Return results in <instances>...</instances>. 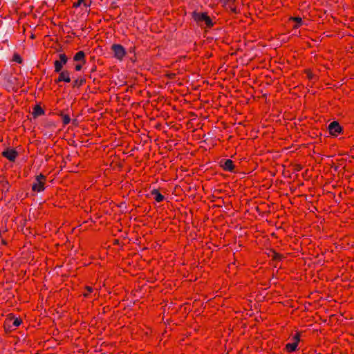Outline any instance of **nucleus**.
Masks as SVG:
<instances>
[{"mask_svg": "<svg viewBox=\"0 0 354 354\" xmlns=\"http://www.w3.org/2000/svg\"><path fill=\"white\" fill-rule=\"evenodd\" d=\"M192 16L193 19L200 26L205 25L206 28H211L214 26L212 19L206 12H198L194 11L192 12Z\"/></svg>", "mask_w": 354, "mask_h": 354, "instance_id": "nucleus-1", "label": "nucleus"}, {"mask_svg": "<svg viewBox=\"0 0 354 354\" xmlns=\"http://www.w3.org/2000/svg\"><path fill=\"white\" fill-rule=\"evenodd\" d=\"M4 85L8 91H14L20 86L18 79L13 75H8L5 77Z\"/></svg>", "mask_w": 354, "mask_h": 354, "instance_id": "nucleus-2", "label": "nucleus"}, {"mask_svg": "<svg viewBox=\"0 0 354 354\" xmlns=\"http://www.w3.org/2000/svg\"><path fill=\"white\" fill-rule=\"evenodd\" d=\"M46 178L43 174H39L35 177V181L32 185V190L36 192H40L44 190Z\"/></svg>", "mask_w": 354, "mask_h": 354, "instance_id": "nucleus-3", "label": "nucleus"}, {"mask_svg": "<svg viewBox=\"0 0 354 354\" xmlns=\"http://www.w3.org/2000/svg\"><path fill=\"white\" fill-rule=\"evenodd\" d=\"M111 50L114 53V57L120 61L122 60L127 53L124 48L120 44H113Z\"/></svg>", "mask_w": 354, "mask_h": 354, "instance_id": "nucleus-4", "label": "nucleus"}, {"mask_svg": "<svg viewBox=\"0 0 354 354\" xmlns=\"http://www.w3.org/2000/svg\"><path fill=\"white\" fill-rule=\"evenodd\" d=\"M68 58L65 54H59V59L54 62L55 71L59 73L64 65L66 64Z\"/></svg>", "mask_w": 354, "mask_h": 354, "instance_id": "nucleus-5", "label": "nucleus"}, {"mask_svg": "<svg viewBox=\"0 0 354 354\" xmlns=\"http://www.w3.org/2000/svg\"><path fill=\"white\" fill-rule=\"evenodd\" d=\"M328 129L330 134L333 136H337L342 131V127L336 121L332 122L328 125Z\"/></svg>", "mask_w": 354, "mask_h": 354, "instance_id": "nucleus-6", "label": "nucleus"}, {"mask_svg": "<svg viewBox=\"0 0 354 354\" xmlns=\"http://www.w3.org/2000/svg\"><path fill=\"white\" fill-rule=\"evenodd\" d=\"M1 154L10 161H15L18 156V153L14 149H7Z\"/></svg>", "mask_w": 354, "mask_h": 354, "instance_id": "nucleus-7", "label": "nucleus"}, {"mask_svg": "<svg viewBox=\"0 0 354 354\" xmlns=\"http://www.w3.org/2000/svg\"><path fill=\"white\" fill-rule=\"evenodd\" d=\"M294 342L288 343L286 344V349L289 352L295 351L297 347L298 342L299 341V335L296 334L294 337Z\"/></svg>", "mask_w": 354, "mask_h": 354, "instance_id": "nucleus-8", "label": "nucleus"}, {"mask_svg": "<svg viewBox=\"0 0 354 354\" xmlns=\"http://www.w3.org/2000/svg\"><path fill=\"white\" fill-rule=\"evenodd\" d=\"M57 82H71V77H70V73L68 71H60L59 75L58 77V79Z\"/></svg>", "mask_w": 354, "mask_h": 354, "instance_id": "nucleus-9", "label": "nucleus"}, {"mask_svg": "<svg viewBox=\"0 0 354 354\" xmlns=\"http://www.w3.org/2000/svg\"><path fill=\"white\" fill-rule=\"evenodd\" d=\"M21 322L22 320L18 317H10L9 319H7L6 320L7 325L10 326V324H12V326L15 327H18L19 326H20Z\"/></svg>", "mask_w": 354, "mask_h": 354, "instance_id": "nucleus-10", "label": "nucleus"}, {"mask_svg": "<svg viewBox=\"0 0 354 354\" xmlns=\"http://www.w3.org/2000/svg\"><path fill=\"white\" fill-rule=\"evenodd\" d=\"M223 168L225 171H231V172L233 171V170L234 169V165L233 161L230 159L226 160L223 165Z\"/></svg>", "mask_w": 354, "mask_h": 354, "instance_id": "nucleus-11", "label": "nucleus"}, {"mask_svg": "<svg viewBox=\"0 0 354 354\" xmlns=\"http://www.w3.org/2000/svg\"><path fill=\"white\" fill-rule=\"evenodd\" d=\"M151 195L153 196L154 200L158 203H160L165 199V196L161 194L158 189H153L151 191Z\"/></svg>", "mask_w": 354, "mask_h": 354, "instance_id": "nucleus-12", "label": "nucleus"}, {"mask_svg": "<svg viewBox=\"0 0 354 354\" xmlns=\"http://www.w3.org/2000/svg\"><path fill=\"white\" fill-rule=\"evenodd\" d=\"M44 114V111L39 105H35L33 108V111L32 115L34 118H37L38 116L42 115Z\"/></svg>", "mask_w": 354, "mask_h": 354, "instance_id": "nucleus-13", "label": "nucleus"}, {"mask_svg": "<svg viewBox=\"0 0 354 354\" xmlns=\"http://www.w3.org/2000/svg\"><path fill=\"white\" fill-rule=\"evenodd\" d=\"M85 54L83 51L77 52L74 56V60L77 62H82L83 64L85 63Z\"/></svg>", "mask_w": 354, "mask_h": 354, "instance_id": "nucleus-14", "label": "nucleus"}, {"mask_svg": "<svg viewBox=\"0 0 354 354\" xmlns=\"http://www.w3.org/2000/svg\"><path fill=\"white\" fill-rule=\"evenodd\" d=\"M290 19L297 22V24L294 26V28H298L302 22V19L300 17H291Z\"/></svg>", "mask_w": 354, "mask_h": 354, "instance_id": "nucleus-15", "label": "nucleus"}, {"mask_svg": "<svg viewBox=\"0 0 354 354\" xmlns=\"http://www.w3.org/2000/svg\"><path fill=\"white\" fill-rule=\"evenodd\" d=\"M62 117V121L64 125H66L70 123L71 122V118L68 115H61Z\"/></svg>", "mask_w": 354, "mask_h": 354, "instance_id": "nucleus-16", "label": "nucleus"}, {"mask_svg": "<svg viewBox=\"0 0 354 354\" xmlns=\"http://www.w3.org/2000/svg\"><path fill=\"white\" fill-rule=\"evenodd\" d=\"M13 61L15 62H17L19 64H21L22 62V58L21 56L18 54H15L13 56Z\"/></svg>", "mask_w": 354, "mask_h": 354, "instance_id": "nucleus-17", "label": "nucleus"}, {"mask_svg": "<svg viewBox=\"0 0 354 354\" xmlns=\"http://www.w3.org/2000/svg\"><path fill=\"white\" fill-rule=\"evenodd\" d=\"M82 64H77L75 66V70L77 71H80L82 69Z\"/></svg>", "mask_w": 354, "mask_h": 354, "instance_id": "nucleus-18", "label": "nucleus"}, {"mask_svg": "<svg viewBox=\"0 0 354 354\" xmlns=\"http://www.w3.org/2000/svg\"><path fill=\"white\" fill-rule=\"evenodd\" d=\"M83 1V0H79L77 3L74 4L75 7H78L81 5V3Z\"/></svg>", "mask_w": 354, "mask_h": 354, "instance_id": "nucleus-19", "label": "nucleus"}, {"mask_svg": "<svg viewBox=\"0 0 354 354\" xmlns=\"http://www.w3.org/2000/svg\"><path fill=\"white\" fill-rule=\"evenodd\" d=\"M86 290H87V291H88V292H92V290H93L92 288H91V287H87V288H86Z\"/></svg>", "mask_w": 354, "mask_h": 354, "instance_id": "nucleus-20", "label": "nucleus"}, {"mask_svg": "<svg viewBox=\"0 0 354 354\" xmlns=\"http://www.w3.org/2000/svg\"><path fill=\"white\" fill-rule=\"evenodd\" d=\"M113 243L114 244L118 243V240H115Z\"/></svg>", "mask_w": 354, "mask_h": 354, "instance_id": "nucleus-21", "label": "nucleus"}, {"mask_svg": "<svg viewBox=\"0 0 354 354\" xmlns=\"http://www.w3.org/2000/svg\"><path fill=\"white\" fill-rule=\"evenodd\" d=\"M84 295L85 297H86V296H87V293H84Z\"/></svg>", "mask_w": 354, "mask_h": 354, "instance_id": "nucleus-22", "label": "nucleus"}]
</instances>
